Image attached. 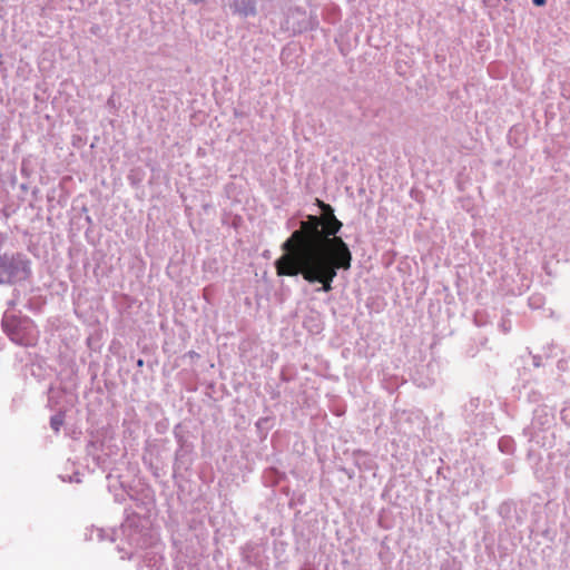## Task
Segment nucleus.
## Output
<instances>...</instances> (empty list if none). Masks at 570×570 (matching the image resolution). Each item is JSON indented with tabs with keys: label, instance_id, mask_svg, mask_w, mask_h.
Returning a JSON list of instances; mask_svg holds the SVG:
<instances>
[{
	"label": "nucleus",
	"instance_id": "nucleus-1",
	"mask_svg": "<svg viewBox=\"0 0 570 570\" xmlns=\"http://www.w3.org/2000/svg\"><path fill=\"white\" fill-rule=\"evenodd\" d=\"M321 215H308L299 222L298 229L282 244L284 254L275 261L278 276L302 277L309 284H321L328 293L337 271H347L352 253L342 237L337 236L343 224L330 204L316 200Z\"/></svg>",
	"mask_w": 570,
	"mask_h": 570
},
{
	"label": "nucleus",
	"instance_id": "nucleus-2",
	"mask_svg": "<svg viewBox=\"0 0 570 570\" xmlns=\"http://www.w3.org/2000/svg\"><path fill=\"white\" fill-rule=\"evenodd\" d=\"M11 340L23 346H35L39 341V331L31 320H21L9 331Z\"/></svg>",
	"mask_w": 570,
	"mask_h": 570
},
{
	"label": "nucleus",
	"instance_id": "nucleus-3",
	"mask_svg": "<svg viewBox=\"0 0 570 570\" xmlns=\"http://www.w3.org/2000/svg\"><path fill=\"white\" fill-rule=\"evenodd\" d=\"M14 277V264L7 257L0 258V283H11Z\"/></svg>",
	"mask_w": 570,
	"mask_h": 570
},
{
	"label": "nucleus",
	"instance_id": "nucleus-4",
	"mask_svg": "<svg viewBox=\"0 0 570 570\" xmlns=\"http://www.w3.org/2000/svg\"><path fill=\"white\" fill-rule=\"evenodd\" d=\"M50 424H51V428L58 432L60 430V426L63 424V415L59 414V415H55L51 417V421H50Z\"/></svg>",
	"mask_w": 570,
	"mask_h": 570
},
{
	"label": "nucleus",
	"instance_id": "nucleus-5",
	"mask_svg": "<svg viewBox=\"0 0 570 570\" xmlns=\"http://www.w3.org/2000/svg\"><path fill=\"white\" fill-rule=\"evenodd\" d=\"M532 2L535 4V6H543L546 3V0H532Z\"/></svg>",
	"mask_w": 570,
	"mask_h": 570
},
{
	"label": "nucleus",
	"instance_id": "nucleus-6",
	"mask_svg": "<svg viewBox=\"0 0 570 570\" xmlns=\"http://www.w3.org/2000/svg\"><path fill=\"white\" fill-rule=\"evenodd\" d=\"M3 326H4L6 328H8V327H9V321H8V320H4V321H3Z\"/></svg>",
	"mask_w": 570,
	"mask_h": 570
}]
</instances>
